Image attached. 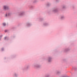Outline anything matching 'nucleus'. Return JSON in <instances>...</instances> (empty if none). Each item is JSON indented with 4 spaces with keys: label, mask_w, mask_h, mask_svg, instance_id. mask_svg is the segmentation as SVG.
Listing matches in <instances>:
<instances>
[{
    "label": "nucleus",
    "mask_w": 77,
    "mask_h": 77,
    "mask_svg": "<svg viewBox=\"0 0 77 77\" xmlns=\"http://www.w3.org/2000/svg\"><path fill=\"white\" fill-rule=\"evenodd\" d=\"M5 40H9V38L8 37H4Z\"/></svg>",
    "instance_id": "obj_3"
},
{
    "label": "nucleus",
    "mask_w": 77,
    "mask_h": 77,
    "mask_svg": "<svg viewBox=\"0 0 77 77\" xmlns=\"http://www.w3.org/2000/svg\"><path fill=\"white\" fill-rule=\"evenodd\" d=\"M3 9L4 11H8L9 9V6L7 5H4L3 6Z\"/></svg>",
    "instance_id": "obj_1"
},
{
    "label": "nucleus",
    "mask_w": 77,
    "mask_h": 77,
    "mask_svg": "<svg viewBox=\"0 0 77 77\" xmlns=\"http://www.w3.org/2000/svg\"><path fill=\"white\" fill-rule=\"evenodd\" d=\"M23 15V14H21V15Z\"/></svg>",
    "instance_id": "obj_8"
},
{
    "label": "nucleus",
    "mask_w": 77,
    "mask_h": 77,
    "mask_svg": "<svg viewBox=\"0 0 77 77\" xmlns=\"http://www.w3.org/2000/svg\"><path fill=\"white\" fill-rule=\"evenodd\" d=\"M9 31V30L6 29L5 30V32H8Z\"/></svg>",
    "instance_id": "obj_5"
},
{
    "label": "nucleus",
    "mask_w": 77,
    "mask_h": 77,
    "mask_svg": "<svg viewBox=\"0 0 77 77\" xmlns=\"http://www.w3.org/2000/svg\"><path fill=\"white\" fill-rule=\"evenodd\" d=\"M10 17V13H9L6 14L5 15V17Z\"/></svg>",
    "instance_id": "obj_2"
},
{
    "label": "nucleus",
    "mask_w": 77,
    "mask_h": 77,
    "mask_svg": "<svg viewBox=\"0 0 77 77\" xmlns=\"http://www.w3.org/2000/svg\"><path fill=\"white\" fill-rule=\"evenodd\" d=\"M2 24L3 26H6V23H2Z\"/></svg>",
    "instance_id": "obj_4"
},
{
    "label": "nucleus",
    "mask_w": 77,
    "mask_h": 77,
    "mask_svg": "<svg viewBox=\"0 0 77 77\" xmlns=\"http://www.w3.org/2000/svg\"><path fill=\"white\" fill-rule=\"evenodd\" d=\"M2 51H3L4 50V48H2Z\"/></svg>",
    "instance_id": "obj_7"
},
{
    "label": "nucleus",
    "mask_w": 77,
    "mask_h": 77,
    "mask_svg": "<svg viewBox=\"0 0 77 77\" xmlns=\"http://www.w3.org/2000/svg\"><path fill=\"white\" fill-rule=\"evenodd\" d=\"M2 36H2V35H0V40H1V39H1V38H2Z\"/></svg>",
    "instance_id": "obj_6"
},
{
    "label": "nucleus",
    "mask_w": 77,
    "mask_h": 77,
    "mask_svg": "<svg viewBox=\"0 0 77 77\" xmlns=\"http://www.w3.org/2000/svg\"><path fill=\"white\" fill-rule=\"evenodd\" d=\"M49 62H50V61H49Z\"/></svg>",
    "instance_id": "obj_9"
}]
</instances>
